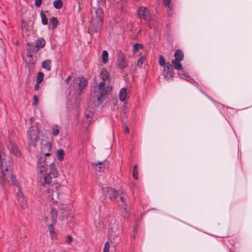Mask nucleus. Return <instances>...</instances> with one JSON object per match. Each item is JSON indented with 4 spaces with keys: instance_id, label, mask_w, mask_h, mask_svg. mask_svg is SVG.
Segmentation results:
<instances>
[{
    "instance_id": "33",
    "label": "nucleus",
    "mask_w": 252,
    "mask_h": 252,
    "mask_svg": "<svg viewBox=\"0 0 252 252\" xmlns=\"http://www.w3.org/2000/svg\"><path fill=\"white\" fill-rule=\"evenodd\" d=\"M55 224H53V222H52V223L50 225H49V226H48V229H49V231L50 233L51 234V237H53V234L54 233V225Z\"/></svg>"
},
{
    "instance_id": "13",
    "label": "nucleus",
    "mask_w": 252,
    "mask_h": 252,
    "mask_svg": "<svg viewBox=\"0 0 252 252\" xmlns=\"http://www.w3.org/2000/svg\"><path fill=\"white\" fill-rule=\"evenodd\" d=\"M8 148L11 153H13L16 156L19 157L21 156V154L17 146L12 142H10L8 145Z\"/></svg>"
},
{
    "instance_id": "21",
    "label": "nucleus",
    "mask_w": 252,
    "mask_h": 252,
    "mask_svg": "<svg viewBox=\"0 0 252 252\" xmlns=\"http://www.w3.org/2000/svg\"><path fill=\"white\" fill-rule=\"evenodd\" d=\"M174 57L176 60L183 61L184 59V54L181 50H177L175 53Z\"/></svg>"
},
{
    "instance_id": "16",
    "label": "nucleus",
    "mask_w": 252,
    "mask_h": 252,
    "mask_svg": "<svg viewBox=\"0 0 252 252\" xmlns=\"http://www.w3.org/2000/svg\"><path fill=\"white\" fill-rule=\"evenodd\" d=\"M51 144L49 142H46L42 147V151L43 152H48L47 153H45L44 155L45 156H49L50 155V153L49 152L51 150Z\"/></svg>"
},
{
    "instance_id": "42",
    "label": "nucleus",
    "mask_w": 252,
    "mask_h": 252,
    "mask_svg": "<svg viewBox=\"0 0 252 252\" xmlns=\"http://www.w3.org/2000/svg\"><path fill=\"white\" fill-rule=\"evenodd\" d=\"M91 115H92V114H91V113H90V114H87V113H86V114H85L86 117L88 119H89V118H91V117H92V116H91Z\"/></svg>"
},
{
    "instance_id": "23",
    "label": "nucleus",
    "mask_w": 252,
    "mask_h": 252,
    "mask_svg": "<svg viewBox=\"0 0 252 252\" xmlns=\"http://www.w3.org/2000/svg\"><path fill=\"white\" fill-rule=\"evenodd\" d=\"M120 200L122 202L121 204H120V206L122 208H123L125 210L126 209L127 205H126V197L125 196H121Z\"/></svg>"
},
{
    "instance_id": "19",
    "label": "nucleus",
    "mask_w": 252,
    "mask_h": 252,
    "mask_svg": "<svg viewBox=\"0 0 252 252\" xmlns=\"http://www.w3.org/2000/svg\"><path fill=\"white\" fill-rule=\"evenodd\" d=\"M42 67L47 71H50L51 70V61L47 60L42 63Z\"/></svg>"
},
{
    "instance_id": "24",
    "label": "nucleus",
    "mask_w": 252,
    "mask_h": 252,
    "mask_svg": "<svg viewBox=\"0 0 252 252\" xmlns=\"http://www.w3.org/2000/svg\"><path fill=\"white\" fill-rule=\"evenodd\" d=\"M44 76V74L43 72H38L36 78V82L37 83H41L43 80Z\"/></svg>"
},
{
    "instance_id": "9",
    "label": "nucleus",
    "mask_w": 252,
    "mask_h": 252,
    "mask_svg": "<svg viewBox=\"0 0 252 252\" xmlns=\"http://www.w3.org/2000/svg\"><path fill=\"white\" fill-rule=\"evenodd\" d=\"M93 167L98 172H103L104 170L108 166V163L107 160L97 163H92Z\"/></svg>"
},
{
    "instance_id": "18",
    "label": "nucleus",
    "mask_w": 252,
    "mask_h": 252,
    "mask_svg": "<svg viewBox=\"0 0 252 252\" xmlns=\"http://www.w3.org/2000/svg\"><path fill=\"white\" fill-rule=\"evenodd\" d=\"M45 40L42 38H38L36 42V48L35 52H37L40 49L44 47L45 45Z\"/></svg>"
},
{
    "instance_id": "8",
    "label": "nucleus",
    "mask_w": 252,
    "mask_h": 252,
    "mask_svg": "<svg viewBox=\"0 0 252 252\" xmlns=\"http://www.w3.org/2000/svg\"><path fill=\"white\" fill-rule=\"evenodd\" d=\"M163 75L167 80L174 76L173 66L169 62L167 63L166 65L164 67Z\"/></svg>"
},
{
    "instance_id": "14",
    "label": "nucleus",
    "mask_w": 252,
    "mask_h": 252,
    "mask_svg": "<svg viewBox=\"0 0 252 252\" xmlns=\"http://www.w3.org/2000/svg\"><path fill=\"white\" fill-rule=\"evenodd\" d=\"M118 194H119L116 189L112 188H108L107 192L105 195L110 200H112L116 199Z\"/></svg>"
},
{
    "instance_id": "32",
    "label": "nucleus",
    "mask_w": 252,
    "mask_h": 252,
    "mask_svg": "<svg viewBox=\"0 0 252 252\" xmlns=\"http://www.w3.org/2000/svg\"><path fill=\"white\" fill-rule=\"evenodd\" d=\"M159 64L160 65L164 67L166 65V63H165V60L163 56H160L159 57Z\"/></svg>"
},
{
    "instance_id": "15",
    "label": "nucleus",
    "mask_w": 252,
    "mask_h": 252,
    "mask_svg": "<svg viewBox=\"0 0 252 252\" xmlns=\"http://www.w3.org/2000/svg\"><path fill=\"white\" fill-rule=\"evenodd\" d=\"M118 65L121 69H124L127 66V62L125 56L121 55L118 59Z\"/></svg>"
},
{
    "instance_id": "10",
    "label": "nucleus",
    "mask_w": 252,
    "mask_h": 252,
    "mask_svg": "<svg viewBox=\"0 0 252 252\" xmlns=\"http://www.w3.org/2000/svg\"><path fill=\"white\" fill-rule=\"evenodd\" d=\"M120 231L119 230L118 227H114L110 228L108 230L109 238L111 242L113 241H115L116 238H118Z\"/></svg>"
},
{
    "instance_id": "28",
    "label": "nucleus",
    "mask_w": 252,
    "mask_h": 252,
    "mask_svg": "<svg viewBox=\"0 0 252 252\" xmlns=\"http://www.w3.org/2000/svg\"><path fill=\"white\" fill-rule=\"evenodd\" d=\"M54 6L57 9H60L62 7L63 1L62 0H56L53 3Z\"/></svg>"
},
{
    "instance_id": "34",
    "label": "nucleus",
    "mask_w": 252,
    "mask_h": 252,
    "mask_svg": "<svg viewBox=\"0 0 252 252\" xmlns=\"http://www.w3.org/2000/svg\"><path fill=\"white\" fill-rule=\"evenodd\" d=\"M145 61V58L143 57H141L138 61L137 63V65L139 67H141L144 61Z\"/></svg>"
},
{
    "instance_id": "7",
    "label": "nucleus",
    "mask_w": 252,
    "mask_h": 252,
    "mask_svg": "<svg viewBox=\"0 0 252 252\" xmlns=\"http://www.w3.org/2000/svg\"><path fill=\"white\" fill-rule=\"evenodd\" d=\"M181 61L173 60L172 61V66H174L175 69L180 71L179 75L183 76V77H182L183 78L189 81L190 78L187 75L186 72L183 70L182 64L180 63Z\"/></svg>"
},
{
    "instance_id": "4",
    "label": "nucleus",
    "mask_w": 252,
    "mask_h": 252,
    "mask_svg": "<svg viewBox=\"0 0 252 252\" xmlns=\"http://www.w3.org/2000/svg\"><path fill=\"white\" fill-rule=\"evenodd\" d=\"M103 17V12L101 8H94V12L93 10L92 11V20L90 26L91 30L97 32L101 30Z\"/></svg>"
},
{
    "instance_id": "6",
    "label": "nucleus",
    "mask_w": 252,
    "mask_h": 252,
    "mask_svg": "<svg viewBox=\"0 0 252 252\" xmlns=\"http://www.w3.org/2000/svg\"><path fill=\"white\" fill-rule=\"evenodd\" d=\"M137 13L139 17L143 19L149 27L152 28L151 25V17L149 14V10L145 7H140L137 10Z\"/></svg>"
},
{
    "instance_id": "12",
    "label": "nucleus",
    "mask_w": 252,
    "mask_h": 252,
    "mask_svg": "<svg viewBox=\"0 0 252 252\" xmlns=\"http://www.w3.org/2000/svg\"><path fill=\"white\" fill-rule=\"evenodd\" d=\"M59 208L61 212L63 217V218L67 217L69 212L71 210V206L67 204H63L61 203L59 206Z\"/></svg>"
},
{
    "instance_id": "40",
    "label": "nucleus",
    "mask_w": 252,
    "mask_h": 252,
    "mask_svg": "<svg viewBox=\"0 0 252 252\" xmlns=\"http://www.w3.org/2000/svg\"><path fill=\"white\" fill-rule=\"evenodd\" d=\"M71 79V77L70 76H68V77L66 78V79H65V82H66V83L67 84H68L69 83V82L70 81Z\"/></svg>"
},
{
    "instance_id": "2",
    "label": "nucleus",
    "mask_w": 252,
    "mask_h": 252,
    "mask_svg": "<svg viewBox=\"0 0 252 252\" xmlns=\"http://www.w3.org/2000/svg\"><path fill=\"white\" fill-rule=\"evenodd\" d=\"M12 159L8 157H6L3 153L0 152V169L2 174V179L7 182H11L13 185L18 188L17 192V199L18 203L23 209L28 208V204L23 193L22 192V184L16 180L12 172Z\"/></svg>"
},
{
    "instance_id": "37",
    "label": "nucleus",
    "mask_w": 252,
    "mask_h": 252,
    "mask_svg": "<svg viewBox=\"0 0 252 252\" xmlns=\"http://www.w3.org/2000/svg\"><path fill=\"white\" fill-rule=\"evenodd\" d=\"M38 99L37 96L36 95H34L33 96V105L34 106H36L38 104Z\"/></svg>"
},
{
    "instance_id": "27",
    "label": "nucleus",
    "mask_w": 252,
    "mask_h": 252,
    "mask_svg": "<svg viewBox=\"0 0 252 252\" xmlns=\"http://www.w3.org/2000/svg\"><path fill=\"white\" fill-rule=\"evenodd\" d=\"M102 62L104 63H106L108 62V53L107 51L104 50L103 51L102 54Z\"/></svg>"
},
{
    "instance_id": "5",
    "label": "nucleus",
    "mask_w": 252,
    "mask_h": 252,
    "mask_svg": "<svg viewBox=\"0 0 252 252\" xmlns=\"http://www.w3.org/2000/svg\"><path fill=\"white\" fill-rule=\"evenodd\" d=\"M39 130L37 126H32L27 132L28 144L30 146H35L37 142L39 140Z\"/></svg>"
},
{
    "instance_id": "43",
    "label": "nucleus",
    "mask_w": 252,
    "mask_h": 252,
    "mask_svg": "<svg viewBox=\"0 0 252 252\" xmlns=\"http://www.w3.org/2000/svg\"><path fill=\"white\" fill-rule=\"evenodd\" d=\"M125 131L127 133H128L129 132V129L127 126H126L125 127Z\"/></svg>"
},
{
    "instance_id": "38",
    "label": "nucleus",
    "mask_w": 252,
    "mask_h": 252,
    "mask_svg": "<svg viewBox=\"0 0 252 252\" xmlns=\"http://www.w3.org/2000/svg\"><path fill=\"white\" fill-rule=\"evenodd\" d=\"M164 4L165 6H168V8H170V0H164Z\"/></svg>"
},
{
    "instance_id": "41",
    "label": "nucleus",
    "mask_w": 252,
    "mask_h": 252,
    "mask_svg": "<svg viewBox=\"0 0 252 252\" xmlns=\"http://www.w3.org/2000/svg\"><path fill=\"white\" fill-rule=\"evenodd\" d=\"M39 84L40 83H36V84H35L34 85V89L36 91L38 90H39Z\"/></svg>"
},
{
    "instance_id": "36",
    "label": "nucleus",
    "mask_w": 252,
    "mask_h": 252,
    "mask_svg": "<svg viewBox=\"0 0 252 252\" xmlns=\"http://www.w3.org/2000/svg\"><path fill=\"white\" fill-rule=\"evenodd\" d=\"M73 241V239L70 235H67L66 243L67 244H70Z\"/></svg>"
},
{
    "instance_id": "17",
    "label": "nucleus",
    "mask_w": 252,
    "mask_h": 252,
    "mask_svg": "<svg viewBox=\"0 0 252 252\" xmlns=\"http://www.w3.org/2000/svg\"><path fill=\"white\" fill-rule=\"evenodd\" d=\"M127 91L125 88L121 89L119 92V99L121 101H124L126 100L127 97Z\"/></svg>"
},
{
    "instance_id": "31",
    "label": "nucleus",
    "mask_w": 252,
    "mask_h": 252,
    "mask_svg": "<svg viewBox=\"0 0 252 252\" xmlns=\"http://www.w3.org/2000/svg\"><path fill=\"white\" fill-rule=\"evenodd\" d=\"M143 48V45L142 44L140 43H136L133 46V52L134 53H136L139 49H142Z\"/></svg>"
},
{
    "instance_id": "26",
    "label": "nucleus",
    "mask_w": 252,
    "mask_h": 252,
    "mask_svg": "<svg viewBox=\"0 0 252 252\" xmlns=\"http://www.w3.org/2000/svg\"><path fill=\"white\" fill-rule=\"evenodd\" d=\"M60 130V127L58 126L55 125L53 126L52 133L54 136H57L59 134Z\"/></svg>"
},
{
    "instance_id": "30",
    "label": "nucleus",
    "mask_w": 252,
    "mask_h": 252,
    "mask_svg": "<svg viewBox=\"0 0 252 252\" xmlns=\"http://www.w3.org/2000/svg\"><path fill=\"white\" fill-rule=\"evenodd\" d=\"M138 165H134L133 168L132 176L135 179H138V171H137Z\"/></svg>"
},
{
    "instance_id": "39",
    "label": "nucleus",
    "mask_w": 252,
    "mask_h": 252,
    "mask_svg": "<svg viewBox=\"0 0 252 252\" xmlns=\"http://www.w3.org/2000/svg\"><path fill=\"white\" fill-rule=\"evenodd\" d=\"M42 2V0H35V5L36 7H39Z\"/></svg>"
},
{
    "instance_id": "25",
    "label": "nucleus",
    "mask_w": 252,
    "mask_h": 252,
    "mask_svg": "<svg viewBox=\"0 0 252 252\" xmlns=\"http://www.w3.org/2000/svg\"><path fill=\"white\" fill-rule=\"evenodd\" d=\"M64 152L62 149H59L57 151V157L60 161H62L63 159Z\"/></svg>"
},
{
    "instance_id": "29",
    "label": "nucleus",
    "mask_w": 252,
    "mask_h": 252,
    "mask_svg": "<svg viewBox=\"0 0 252 252\" xmlns=\"http://www.w3.org/2000/svg\"><path fill=\"white\" fill-rule=\"evenodd\" d=\"M40 16L41 18L42 24L44 25H46L48 24V19L46 18V15L43 12L40 13Z\"/></svg>"
},
{
    "instance_id": "20",
    "label": "nucleus",
    "mask_w": 252,
    "mask_h": 252,
    "mask_svg": "<svg viewBox=\"0 0 252 252\" xmlns=\"http://www.w3.org/2000/svg\"><path fill=\"white\" fill-rule=\"evenodd\" d=\"M58 20L57 18L53 17L50 20L49 28L52 29H55L58 25Z\"/></svg>"
},
{
    "instance_id": "1",
    "label": "nucleus",
    "mask_w": 252,
    "mask_h": 252,
    "mask_svg": "<svg viewBox=\"0 0 252 252\" xmlns=\"http://www.w3.org/2000/svg\"><path fill=\"white\" fill-rule=\"evenodd\" d=\"M37 168L43 176L45 182L44 186L47 188L45 194L49 200L53 203H57L60 200L59 196L62 189V187L58 183L51 184L52 178L58 176V172L54 163L47 165L44 157H37Z\"/></svg>"
},
{
    "instance_id": "11",
    "label": "nucleus",
    "mask_w": 252,
    "mask_h": 252,
    "mask_svg": "<svg viewBox=\"0 0 252 252\" xmlns=\"http://www.w3.org/2000/svg\"><path fill=\"white\" fill-rule=\"evenodd\" d=\"M74 82H78L79 89L80 93L88 85V81L87 79L84 77H79L75 78Z\"/></svg>"
},
{
    "instance_id": "35",
    "label": "nucleus",
    "mask_w": 252,
    "mask_h": 252,
    "mask_svg": "<svg viewBox=\"0 0 252 252\" xmlns=\"http://www.w3.org/2000/svg\"><path fill=\"white\" fill-rule=\"evenodd\" d=\"M110 245L108 242H106L104 245L103 252H109Z\"/></svg>"
},
{
    "instance_id": "44",
    "label": "nucleus",
    "mask_w": 252,
    "mask_h": 252,
    "mask_svg": "<svg viewBox=\"0 0 252 252\" xmlns=\"http://www.w3.org/2000/svg\"><path fill=\"white\" fill-rule=\"evenodd\" d=\"M167 7H168V6H166ZM171 7L170 6V8H167V11L168 12V14L169 15V12H170L171 11Z\"/></svg>"
},
{
    "instance_id": "22",
    "label": "nucleus",
    "mask_w": 252,
    "mask_h": 252,
    "mask_svg": "<svg viewBox=\"0 0 252 252\" xmlns=\"http://www.w3.org/2000/svg\"><path fill=\"white\" fill-rule=\"evenodd\" d=\"M51 215L52 217L53 223L55 224L56 222V219H57V216H58V212L55 209H54V208L51 209Z\"/></svg>"
},
{
    "instance_id": "3",
    "label": "nucleus",
    "mask_w": 252,
    "mask_h": 252,
    "mask_svg": "<svg viewBox=\"0 0 252 252\" xmlns=\"http://www.w3.org/2000/svg\"><path fill=\"white\" fill-rule=\"evenodd\" d=\"M101 76L104 81L99 83L95 88L93 94V97L96 99L99 103L103 102L111 91V87L105 86V82L109 80V74L106 69L103 68L101 70Z\"/></svg>"
}]
</instances>
